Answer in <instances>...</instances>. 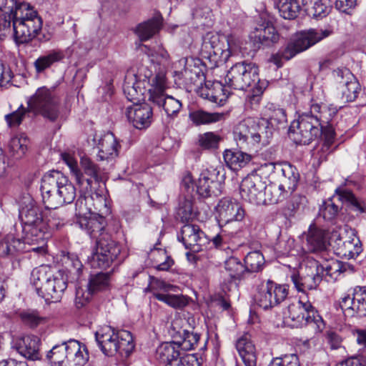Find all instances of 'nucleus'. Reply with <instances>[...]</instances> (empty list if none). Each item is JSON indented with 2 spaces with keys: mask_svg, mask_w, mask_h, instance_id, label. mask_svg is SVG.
<instances>
[{
  "mask_svg": "<svg viewBox=\"0 0 366 366\" xmlns=\"http://www.w3.org/2000/svg\"><path fill=\"white\" fill-rule=\"evenodd\" d=\"M315 264L305 274L293 273L291 275L295 288L303 294L306 290H316L322 280L317 263ZM284 321L292 327L310 326L315 333H319L325 328L322 317L305 295H301L297 302L288 305L284 312Z\"/></svg>",
  "mask_w": 366,
  "mask_h": 366,
  "instance_id": "f257e3e1",
  "label": "nucleus"
},
{
  "mask_svg": "<svg viewBox=\"0 0 366 366\" xmlns=\"http://www.w3.org/2000/svg\"><path fill=\"white\" fill-rule=\"evenodd\" d=\"M327 109L325 105L317 103L310 104V110L299 114L289 129V137L295 143L308 144L319 136L322 137V154L320 159L325 160L331 152V146L335 139V130L332 125L324 127L330 118L326 116Z\"/></svg>",
  "mask_w": 366,
  "mask_h": 366,
  "instance_id": "f03ea898",
  "label": "nucleus"
},
{
  "mask_svg": "<svg viewBox=\"0 0 366 366\" xmlns=\"http://www.w3.org/2000/svg\"><path fill=\"white\" fill-rule=\"evenodd\" d=\"M78 223L92 238L97 239L96 251L88 257V263L93 268L109 267L120 254L121 246L106 227L105 217L92 214L81 217Z\"/></svg>",
  "mask_w": 366,
  "mask_h": 366,
  "instance_id": "7ed1b4c3",
  "label": "nucleus"
},
{
  "mask_svg": "<svg viewBox=\"0 0 366 366\" xmlns=\"http://www.w3.org/2000/svg\"><path fill=\"white\" fill-rule=\"evenodd\" d=\"M19 210L24 241L34 252L45 253L47 240L51 237V226L44 219L40 207L30 197Z\"/></svg>",
  "mask_w": 366,
  "mask_h": 366,
  "instance_id": "20e7f679",
  "label": "nucleus"
},
{
  "mask_svg": "<svg viewBox=\"0 0 366 366\" xmlns=\"http://www.w3.org/2000/svg\"><path fill=\"white\" fill-rule=\"evenodd\" d=\"M31 283L38 295L48 302H57L67 288V277L61 271L53 272L46 265L34 268L31 274Z\"/></svg>",
  "mask_w": 366,
  "mask_h": 366,
  "instance_id": "39448f33",
  "label": "nucleus"
},
{
  "mask_svg": "<svg viewBox=\"0 0 366 366\" xmlns=\"http://www.w3.org/2000/svg\"><path fill=\"white\" fill-rule=\"evenodd\" d=\"M98 346L104 355L117 356L120 360L127 358L134 349L132 335L127 330H116L110 326H104L95 332Z\"/></svg>",
  "mask_w": 366,
  "mask_h": 366,
  "instance_id": "423d86ee",
  "label": "nucleus"
},
{
  "mask_svg": "<svg viewBox=\"0 0 366 366\" xmlns=\"http://www.w3.org/2000/svg\"><path fill=\"white\" fill-rule=\"evenodd\" d=\"M234 139L242 149L255 150L269 144L272 129L263 124H256L252 119L240 122L233 132Z\"/></svg>",
  "mask_w": 366,
  "mask_h": 366,
  "instance_id": "0eeeda50",
  "label": "nucleus"
},
{
  "mask_svg": "<svg viewBox=\"0 0 366 366\" xmlns=\"http://www.w3.org/2000/svg\"><path fill=\"white\" fill-rule=\"evenodd\" d=\"M42 20L28 3L16 5L13 15L14 38L18 44H24L35 38L41 31Z\"/></svg>",
  "mask_w": 366,
  "mask_h": 366,
  "instance_id": "6e6552de",
  "label": "nucleus"
},
{
  "mask_svg": "<svg viewBox=\"0 0 366 366\" xmlns=\"http://www.w3.org/2000/svg\"><path fill=\"white\" fill-rule=\"evenodd\" d=\"M242 44V39L234 34L227 36L207 35L204 39L202 51L205 57L215 64L225 63L231 56L241 51Z\"/></svg>",
  "mask_w": 366,
  "mask_h": 366,
  "instance_id": "1a4fd4ad",
  "label": "nucleus"
},
{
  "mask_svg": "<svg viewBox=\"0 0 366 366\" xmlns=\"http://www.w3.org/2000/svg\"><path fill=\"white\" fill-rule=\"evenodd\" d=\"M46 357L51 366H84L89 355L85 345L76 340H69L54 345Z\"/></svg>",
  "mask_w": 366,
  "mask_h": 366,
  "instance_id": "9d476101",
  "label": "nucleus"
},
{
  "mask_svg": "<svg viewBox=\"0 0 366 366\" xmlns=\"http://www.w3.org/2000/svg\"><path fill=\"white\" fill-rule=\"evenodd\" d=\"M28 107L30 111L51 122L62 117L60 98L54 89L39 88L28 101Z\"/></svg>",
  "mask_w": 366,
  "mask_h": 366,
  "instance_id": "9b49d317",
  "label": "nucleus"
},
{
  "mask_svg": "<svg viewBox=\"0 0 366 366\" xmlns=\"http://www.w3.org/2000/svg\"><path fill=\"white\" fill-rule=\"evenodd\" d=\"M282 178L280 184H265L263 194L265 199L263 204H274L283 201L288 193L297 187L299 174L296 169L290 164H285L281 168Z\"/></svg>",
  "mask_w": 366,
  "mask_h": 366,
  "instance_id": "f8f14e48",
  "label": "nucleus"
},
{
  "mask_svg": "<svg viewBox=\"0 0 366 366\" xmlns=\"http://www.w3.org/2000/svg\"><path fill=\"white\" fill-rule=\"evenodd\" d=\"M165 77L162 74H157L151 80L149 89V100L159 107H162L167 118L174 119L182 109V102L172 96L165 95Z\"/></svg>",
  "mask_w": 366,
  "mask_h": 366,
  "instance_id": "ddd939ff",
  "label": "nucleus"
},
{
  "mask_svg": "<svg viewBox=\"0 0 366 366\" xmlns=\"http://www.w3.org/2000/svg\"><path fill=\"white\" fill-rule=\"evenodd\" d=\"M224 81L227 87L244 90L253 83H259V69L252 62L243 61L234 64L227 71Z\"/></svg>",
  "mask_w": 366,
  "mask_h": 366,
  "instance_id": "4468645a",
  "label": "nucleus"
},
{
  "mask_svg": "<svg viewBox=\"0 0 366 366\" xmlns=\"http://www.w3.org/2000/svg\"><path fill=\"white\" fill-rule=\"evenodd\" d=\"M332 33L330 29H310L297 34L288 43L282 53V57L290 60L297 54L305 51Z\"/></svg>",
  "mask_w": 366,
  "mask_h": 366,
  "instance_id": "2eb2a0df",
  "label": "nucleus"
},
{
  "mask_svg": "<svg viewBox=\"0 0 366 366\" xmlns=\"http://www.w3.org/2000/svg\"><path fill=\"white\" fill-rule=\"evenodd\" d=\"M288 295V286L272 280L262 282L254 295L255 303L264 310L272 308L283 302Z\"/></svg>",
  "mask_w": 366,
  "mask_h": 366,
  "instance_id": "dca6fc26",
  "label": "nucleus"
},
{
  "mask_svg": "<svg viewBox=\"0 0 366 366\" xmlns=\"http://www.w3.org/2000/svg\"><path fill=\"white\" fill-rule=\"evenodd\" d=\"M265 182L262 177L252 174L244 178L239 186L241 198L254 205H263L265 201L263 194Z\"/></svg>",
  "mask_w": 366,
  "mask_h": 366,
  "instance_id": "f3484780",
  "label": "nucleus"
},
{
  "mask_svg": "<svg viewBox=\"0 0 366 366\" xmlns=\"http://www.w3.org/2000/svg\"><path fill=\"white\" fill-rule=\"evenodd\" d=\"M340 305L345 316H366V287H355L352 295L341 298Z\"/></svg>",
  "mask_w": 366,
  "mask_h": 366,
  "instance_id": "a211bd4d",
  "label": "nucleus"
},
{
  "mask_svg": "<svg viewBox=\"0 0 366 366\" xmlns=\"http://www.w3.org/2000/svg\"><path fill=\"white\" fill-rule=\"evenodd\" d=\"M197 193L202 198L218 196L221 194L222 181L219 172L216 168L210 167L204 170L196 184Z\"/></svg>",
  "mask_w": 366,
  "mask_h": 366,
  "instance_id": "6ab92c4d",
  "label": "nucleus"
},
{
  "mask_svg": "<svg viewBox=\"0 0 366 366\" xmlns=\"http://www.w3.org/2000/svg\"><path fill=\"white\" fill-rule=\"evenodd\" d=\"M334 73L342 101L354 102L360 91V85L355 76L347 69H337Z\"/></svg>",
  "mask_w": 366,
  "mask_h": 366,
  "instance_id": "aec40b11",
  "label": "nucleus"
},
{
  "mask_svg": "<svg viewBox=\"0 0 366 366\" xmlns=\"http://www.w3.org/2000/svg\"><path fill=\"white\" fill-rule=\"evenodd\" d=\"M64 174L58 170H51L44 174L41 182V192L42 201L47 209L53 205V198L58 194L60 190V182L64 181Z\"/></svg>",
  "mask_w": 366,
  "mask_h": 366,
  "instance_id": "412c9836",
  "label": "nucleus"
},
{
  "mask_svg": "<svg viewBox=\"0 0 366 366\" xmlns=\"http://www.w3.org/2000/svg\"><path fill=\"white\" fill-rule=\"evenodd\" d=\"M181 239L184 247L194 252L203 249L209 239L198 225L186 224L181 229Z\"/></svg>",
  "mask_w": 366,
  "mask_h": 366,
  "instance_id": "4be33fe9",
  "label": "nucleus"
},
{
  "mask_svg": "<svg viewBox=\"0 0 366 366\" xmlns=\"http://www.w3.org/2000/svg\"><path fill=\"white\" fill-rule=\"evenodd\" d=\"M126 116L128 121L137 129L149 127L152 121V109L147 104L134 103L127 108Z\"/></svg>",
  "mask_w": 366,
  "mask_h": 366,
  "instance_id": "5701e85b",
  "label": "nucleus"
},
{
  "mask_svg": "<svg viewBox=\"0 0 366 366\" xmlns=\"http://www.w3.org/2000/svg\"><path fill=\"white\" fill-rule=\"evenodd\" d=\"M217 212L219 221L225 224L232 221H242L245 216L242 207L229 198H223L219 202Z\"/></svg>",
  "mask_w": 366,
  "mask_h": 366,
  "instance_id": "b1692460",
  "label": "nucleus"
},
{
  "mask_svg": "<svg viewBox=\"0 0 366 366\" xmlns=\"http://www.w3.org/2000/svg\"><path fill=\"white\" fill-rule=\"evenodd\" d=\"M40 340L34 335H26L16 338L13 341V347L23 357L36 360L40 359L39 354Z\"/></svg>",
  "mask_w": 366,
  "mask_h": 366,
  "instance_id": "393cba45",
  "label": "nucleus"
},
{
  "mask_svg": "<svg viewBox=\"0 0 366 366\" xmlns=\"http://www.w3.org/2000/svg\"><path fill=\"white\" fill-rule=\"evenodd\" d=\"M305 239V249L306 252H319L326 249L327 240L325 232L315 224H310L308 230L302 234Z\"/></svg>",
  "mask_w": 366,
  "mask_h": 366,
  "instance_id": "a878e982",
  "label": "nucleus"
},
{
  "mask_svg": "<svg viewBox=\"0 0 366 366\" xmlns=\"http://www.w3.org/2000/svg\"><path fill=\"white\" fill-rule=\"evenodd\" d=\"M334 248L339 257L346 259L355 258L362 252L360 240L354 233L345 239H337Z\"/></svg>",
  "mask_w": 366,
  "mask_h": 366,
  "instance_id": "bb28decb",
  "label": "nucleus"
},
{
  "mask_svg": "<svg viewBox=\"0 0 366 366\" xmlns=\"http://www.w3.org/2000/svg\"><path fill=\"white\" fill-rule=\"evenodd\" d=\"M97 157L99 160H109L117 157L119 154V142L112 132L104 134L99 140Z\"/></svg>",
  "mask_w": 366,
  "mask_h": 366,
  "instance_id": "cd10ccee",
  "label": "nucleus"
},
{
  "mask_svg": "<svg viewBox=\"0 0 366 366\" xmlns=\"http://www.w3.org/2000/svg\"><path fill=\"white\" fill-rule=\"evenodd\" d=\"M60 184L59 192L53 198V205L51 209H56L64 204H71L76 197V188L66 175L64 181L60 182Z\"/></svg>",
  "mask_w": 366,
  "mask_h": 366,
  "instance_id": "c85d7f7f",
  "label": "nucleus"
},
{
  "mask_svg": "<svg viewBox=\"0 0 366 366\" xmlns=\"http://www.w3.org/2000/svg\"><path fill=\"white\" fill-rule=\"evenodd\" d=\"M276 252L282 256L290 255L303 257L305 254V249L296 244L295 240L286 235H281L274 245Z\"/></svg>",
  "mask_w": 366,
  "mask_h": 366,
  "instance_id": "c756f323",
  "label": "nucleus"
},
{
  "mask_svg": "<svg viewBox=\"0 0 366 366\" xmlns=\"http://www.w3.org/2000/svg\"><path fill=\"white\" fill-rule=\"evenodd\" d=\"M184 353L177 342H166L157 348L155 357L161 362L169 364Z\"/></svg>",
  "mask_w": 366,
  "mask_h": 366,
  "instance_id": "7c9ffc66",
  "label": "nucleus"
},
{
  "mask_svg": "<svg viewBox=\"0 0 366 366\" xmlns=\"http://www.w3.org/2000/svg\"><path fill=\"white\" fill-rule=\"evenodd\" d=\"M24 239H16L14 234H9L3 239L0 240V256L13 255L16 252L26 251L33 252L30 248H26Z\"/></svg>",
  "mask_w": 366,
  "mask_h": 366,
  "instance_id": "2f4dec72",
  "label": "nucleus"
},
{
  "mask_svg": "<svg viewBox=\"0 0 366 366\" xmlns=\"http://www.w3.org/2000/svg\"><path fill=\"white\" fill-rule=\"evenodd\" d=\"M236 347L245 366H256L255 347L247 336L238 339Z\"/></svg>",
  "mask_w": 366,
  "mask_h": 366,
  "instance_id": "473e14b6",
  "label": "nucleus"
},
{
  "mask_svg": "<svg viewBox=\"0 0 366 366\" xmlns=\"http://www.w3.org/2000/svg\"><path fill=\"white\" fill-rule=\"evenodd\" d=\"M250 37L254 41L265 46H270L279 40V34L275 28L269 24L260 28H256Z\"/></svg>",
  "mask_w": 366,
  "mask_h": 366,
  "instance_id": "72a5a7b5",
  "label": "nucleus"
},
{
  "mask_svg": "<svg viewBox=\"0 0 366 366\" xmlns=\"http://www.w3.org/2000/svg\"><path fill=\"white\" fill-rule=\"evenodd\" d=\"M223 157L227 166L234 171L245 167L251 159L250 155L245 152L229 149L224 151Z\"/></svg>",
  "mask_w": 366,
  "mask_h": 366,
  "instance_id": "f704fd0d",
  "label": "nucleus"
},
{
  "mask_svg": "<svg viewBox=\"0 0 366 366\" xmlns=\"http://www.w3.org/2000/svg\"><path fill=\"white\" fill-rule=\"evenodd\" d=\"M64 57V52L60 50H51L44 55L40 56L34 62L36 71L40 74L51 67L54 63L61 61Z\"/></svg>",
  "mask_w": 366,
  "mask_h": 366,
  "instance_id": "c9c22d12",
  "label": "nucleus"
},
{
  "mask_svg": "<svg viewBox=\"0 0 366 366\" xmlns=\"http://www.w3.org/2000/svg\"><path fill=\"white\" fill-rule=\"evenodd\" d=\"M62 161L68 166L70 172L74 176L78 184L84 187L86 184L85 189L88 190L91 188L92 181L89 179H85L83 174L79 169L78 163L76 159L71 154L66 152L61 154Z\"/></svg>",
  "mask_w": 366,
  "mask_h": 366,
  "instance_id": "e433bc0d",
  "label": "nucleus"
},
{
  "mask_svg": "<svg viewBox=\"0 0 366 366\" xmlns=\"http://www.w3.org/2000/svg\"><path fill=\"white\" fill-rule=\"evenodd\" d=\"M276 5L280 16L285 19H295L301 10L299 0H277Z\"/></svg>",
  "mask_w": 366,
  "mask_h": 366,
  "instance_id": "4c0bfd02",
  "label": "nucleus"
},
{
  "mask_svg": "<svg viewBox=\"0 0 366 366\" xmlns=\"http://www.w3.org/2000/svg\"><path fill=\"white\" fill-rule=\"evenodd\" d=\"M189 119L195 125L209 124L221 121L224 118L222 113H209L202 109H197L189 112Z\"/></svg>",
  "mask_w": 366,
  "mask_h": 366,
  "instance_id": "58836bf2",
  "label": "nucleus"
},
{
  "mask_svg": "<svg viewBox=\"0 0 366 366\" xmlns=\"http://www.w3.org/2000/svg\"><path fill=\"white\" fill-rule=\"evenodd\" d=\"M160 26V19L153 18L139 24L135 29V33L138 35L141 41H147L159 30Z\"/></svg>",
  "mask_w": 366,
  "mask_h": 366,
  "instance_id": "ea45409f",
  "label": "nucleus"
},
{
  "mask_svg": "<svg viewBox=\"0 0 366 366\" xmlns=\"http://www.w3.org/2000/svg\"><path fill=\"white\" fill-rule=\"evenodd\" d=\"M111 277L109 273L99 272L90 276L88 283L89 293H95L108 290L110 287Z\"/></svg>",
  "mask_w": 366,
  "mask_h": 366,
  "instance_id": "a19ab883",
  "label": "nucleus"
},
{
  "mask_svg": "<svg viewBox=\"0 0 366 366\" xmlns=\"http://www.w3.org/2000/svg\"><path fill=\"white\" fill-rule=\"evenodd\" d=\"M224 269L233 280H240L247 273L245 266L236 257H229L224 262Z\"/></svg>",
  "mask_w": 366,
  "mask_h": 366,
  "instance_id": "79ce46f5",
  "label": "nucleus"
},
{
  "mask_svg": "<svg viewBox=\"0 0 366 366\" xmlns=\"http://www.w3.org/2000/svg\"><path fill=\"white\" fill-rule=\"evenodd\" d=\"M306 11L308 16L314 18H324L330 11V7L324 0H310V4L305 3Z\"/></svg>",
  "mask_w": 366,
  "mask_h": 366,
  "instance_id": "37998d69",
  "label": "nucleus"
},
{
  "mask_svg": "<svg viewBox=\"0 0 366 366\" xmlns=\"http://www.w3.org/2000/svg\"><path fill=\"white\" fill-rule=\"evenodd\" d=\"M180 340H177L182 352L194 350L199 341L200 335L197 332L184 329L179 331Z\"/></svg>",
  "mask_w": 366,
  "mask_h": 366,
  "instance_id": "c03bdc74",
  "label": "nucleus"
},
{
  "mask_svg": "<svg viewBox=\"0 0 366 366\" xmlns=\"http://www.w3.org/2000/svg\"><path fill=\"white\" fill-rule=\"evenodd\" d=\"M90 196L92 197V214H102L103 217H105L110 214L109 201L105 194L94 192L90 194Z\"/></svg>",
  "mask_w": 366,
  "mask_h": 366,
  "instance_id": "a18cd8bd",
  "label": "nucleus"
},
{
  "mask_svg": "<svg viewBox=\"0 0 366 366\" xmlns=\"http://www.w3.org/2000/svg\"><path fill=\"white\" fill-rule=\"evenodd\" d=\"M264 264V258L259 251L249 252L244 257V266L247 272H258Z\"/></svg>",
  "mask_w": 366,
  "mask_h": 366,
  "instance_id": "49530a36",
  "label": "nucleus"
},
{
  "mask_svg": "<svg viewBox=\"0 0 366 366\" xmlns=\"http://www.w3.org/2000/svg\"><path fill=\"white\" fill-rule=\"evenodd\" d=\"M182 75L185 80L186 84L194 85H202L204 80L205 76L203 71L197 66L192 67L188 65L182 72Z\"/></svg>",
  "mask_w": 366,
  "mask_h": 366,
  "instance_id": "de8ad7c7",
  "label": "nucleus"
},
{
  "mask_svg": "<svg viewBox=\"0 0 366 366\" xmlns=\"http://www.w3.org/2000/svg\"><path fill=\"white\" fill-rule=\"evenodd\" d=\"M151 255L155 264L154 267L157 270L168 271L174 264L173 259L167 255L164 249H155Z\"/></svg>",
  "mask_w": 366,
  "mask_h": 366,
  "instance_id": "09e8293b",
  "label": "nucleus"
},
{
  "mask_svg": "<svg viewBox=\"0 0 366 366\" xmlns=\"http://www.w3.org/2000/svg\"><path fill=\"white\" fill-rule=\"evenodd\" d=\"M340 207L337 205L333 199L330 198L323 202L319 209L318 215L324 220L331 222L338 215Z\"/></svg>",
  "mask_w": 366,
  "mask_h": 366,
  "instance_id": "8fccbe9b",
  "label": "nucleus"
},
{
  "mask_svg": "<svg viewBox=\"0 0 366 366\" xmlns=\"http://www.w3.org/2000/svg\"><path fill=\"white\" fill-rule=\"evenodd\" d=\"M92 197L90 194L86 195V193L80 194L75 204L76 214L79 217V219L87 217L88 214H92Z\"/></svg>",
  "mask_w": 366,
  "mask_h": 366,
  "instance_id": "3c124183",
  "label": "nucleus"
},
{
  "mask_svg": "<svg viewBox=\"0 0 366 366\" xmlns=\"http://www.w3.org/2000/svg\"><path fill=\"white\" fill-rule=\"evenodd\" d=\"M336 197L339 200L349 203L355 210L363 212L365 209V205L360 202L355 195L349 190L336 189Z\"/></svg>",
  "mask_w": 366,
  "mask_h": 366,
  "instance_id": "603ef678",
  "label": "nucleus"
},
{
  "mask_svg": "<svg viewBox=\"0 0 366 366\" xmlns=\"http://www.w3.org/2000/svg\"><path fill=\"white\" fill-rule=\"evenodd\" d=\"M28 143L29 140L24 135L15 136L9 142V150L14 155L16 156V158H20L27 150Z\"/></svg>",
  "mask_w": 366,
  "mask_h": 366,
  "instance_id": "864d4df0",
  "label": "nucleus"
},
{
  "mask_svg": "<svg viewBox=\"0 0 366 366\" xmlns=\"http://www.w3.org/2000/svg\"><path fill=\"white\" fill-rule=\"evenodd\" d=\"M134 80V76L131 80L127 77L123 85V91L129 101L138 102L141 100L142 93L139 86L136 85Z\"/></svg>",
  "mask_w": 366,
  "mask_h": 366,
  "instance_id": "5fc2aeb1",
  "label": "nucleus"
},
{
  "mask_svg": "<svg viewBox=\"0 0 366 366\" xmlns=\"http://www.w3.org/2000/svg\"><path fill=\"white\" fill-rule=\"evenodd\" d=\"M268 117V119L264 123L262 122L260 124L270 128L272 133L274 127H278L280 124H282L287 121L285 111L281 108H274L271 110Z\"/></svg>",
  "mask_w": 366,
  "mask_h": 366,
  "instance_id": "6e6d98bb",
  "label": "nucleus"
},
{
  "mask_svg": "<svg viewBox=\"0 0 366 366\" xmlns=\"http://www.w3.org/2000/svg\"><path fill=\"white\" fill-rule=\"evenodd\" d=\"M153 295L157 300L174 308H182L187 305V301L182 296L156 292H153Z\"/></svg>",
  "mask_w": 366,
  "mask_h": 366,
  "instance_id": "4d7b16f0",
  "label": "nucleus"
},
{
  "mask_svg": "<svg viewBox=\"0 0 366 366\" xmlns=\"http://www.w3.org/2000/svg\"><path fill=\"white\" fill-rule=\"evenodd\" d=\"M197 212L191 199L185 198L179 204L178 215L182 221L192 220L197 217Z\"/></svg>",
  "mask_w": 366,
  "mask_h": 366,
  "instance_id": "13d9d810",
  "label": "nucleus"
},
{
  "mask_svg": "<svg viewBox=\"0 0 366 366\" xmlns=\"http://www.w3.org/2000/svg\"><path fill=\"white\" fill-rule=\"evenodd\" d=\"M222 138L214 132H206L199 136V144L204 149H216Z\"/></svg>",
  "mask_w": 366,
  "mask_h": 366,
  "instance_id": "bf43d9fd",
  "label": "nucleus"
},
{
  "mask_svg": "<svg viewBox=\"0 0 366 366\" xmlns=\"http://www.w3.org/2000/svg\"><path fill=\"white\" fill-rule=\"evenodd\" d=\"M322 268L327 275L334 279L337 278L341 273L345 271L343 263L337 259L327 261L322 265Z\"/></svg>",
  "mask_w": 366,
  "mask_h": 366,
  "instance_id": "052dcab7",
  "label": "nucleus"
},
{
  "mask_svg": "<svg viewBox=\"0 0 366 366\" xmlns=\"http://www.w3.org/2000/svg\"><path fill=\"white\" fill-rule=\"evenodd\" d=\"M234 236V232H229L226 229H222L221 231L215 235L212 242L214 246L217 249H226L228 248L227 246L232 238Z\"/></svg>",
  "mask_w": 366,
  "mask_h": 366,
  "instance_id": "680f3d73",
  "label": "nucleus"
},
{
  "mask_svg": "<svg viewBox=\"0 0 366 366\" xmlns=\"http://www.w3.org/2000/svg\"><path fill=\"white\" fill-rule=\"evenodd\" d=\"M268 366H300V363L296 354H287L274 357Z\"/></svg>",
  "mask_w": 366,
  "mask_h": 366,
  "instance_id": "e2e57ef3",
  "label": "nucleus"
},
{
  "mask_svg": "<svg viewBox=\"0 0 366 366\" xmlns=\"http://www.w3.org/2000/svg\"><path fill=\"white\" fill-rule=\"evenodd\" d=\"M27 112V109L21 105L17 110L5 116L8 125L10 127H18L23 121Z\"/></svg>",
  "mask_w": 366,
  "mask_h": 366,
  "instance_id": "0e129e2a",
  "label": "nucleus"
},
{
  "mask_svg": "<svg viewBox=\"0 0 366 366\" xmlns=\"http://www.w3.org/2000/svg\"><path fill=\"white\" fill-rule=\"evenodd\" d=\"M80 164L84 172L93 177L95 180H99V167L86 155L81 157Z\"/></svg>",
  "mask_w": 366,
  "mask_h": 366,
  "instance_id": "69168bd1",
  "label": "nucleus"
},
{
  "mask_svg": "<svg viewBox=\"0 0 366 366\" xmlns=\"http://www.w3.org/2000/svg\"><path fill=\"white\" fill-rule=\"evenodd\" d=\"M166 366H200V363L195 355L184 353Z\"/></svg>",
  "mask_w": 366,
  "mask_h": 366,
  "instance_id": "338daca9",
  "label": "nucleus"
},
{
  "mask_svg": "<svg viewBox=\"0 0 366 366\" xmlns=\"http://www.w3.org/2000/svg\"><path fill=\"white\" fill-rule=\"evenodd\" d=\"M264 89V84L259 81V84L257 83V85L252 89L251 93L247 95V102L252 108H255L259 105Z\"/></svg>",
  "mask_w": 366,
  "mask_h": 366,
  "instance_id": "774afa93",
  "label": "nucleus"
}]
</instances>
